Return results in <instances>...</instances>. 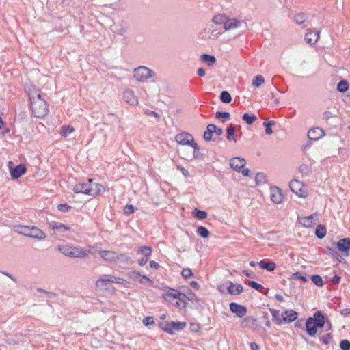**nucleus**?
<instances>
[{"instance_id": "1", "label": "nucleus", "mask_w": 350, "mask_h": 350, "mask_svg": "<svg viewBox=\"0 0 350 350\" xmlns=\"http://www.w3.org/2000/svg\"><path fill=\"white\" fill-rule=\"evenodd\" d=\"M31 110L38 118H44L48 113L49 109L46 102L42 98L40 91L33 90L29 92Z\"/></svg>"}, {"instance_id": "2", "label": "nucleus", "mask_w": 350, "mask_h": 350, "mask_svg": "<svg viewBox=\"0 0 350 350\" xmlns=\"http://www.w3.org/2000/svg\"><path fill=\"white\" fill-rule=\"evenodd\" d=\"M57 249L60 252L66 256L82 258L92 253L93 247L89 245L86 247H81L69 245H59Z\"/></svg>"}, {"instance_id": "3", "label": "nucleus", "mask_w": 350, "mask_h": 350, "mask_svg": "<svg viewBox=\"0 0 350 350\" xmlns=\"http://www.w3.org/2000/svg\"><path fill=\"white\" fill-rule=\"evenodd\" d=\"M162 297L171 305L178 308H185L187 304L186 295L177 290L172 289L167 293H163Z\"/></svg>"}, {"instance_id": "4", "label": "nucleus", "mask_w": 350, "mask_h": 350, "mask_svg": "<svg viewBox=\"0 0 350 350\" xmlns=\"http://www.w3.org/2000/svg\"><path fill=\"white\" fill-rule=\"evenodd\" d=\"M325 323V317L321 311H317L314 316L306 320V328L308 334L314 336L317 334V329L321 328Z\"/></svg>"}, {"instance_id": "5", "label": "nucleus", "mask_w": 350, "mask_h": 350, "mask_svg": "<svg viewBox=\"0 0 350 350\" xmlns=\"http://www.w3.org/2000/svg\"><path fill=\"white\" fill-rule=\"evenodd\" d=\"M175 141L180 145L189 146L193 148L191 153H187L184 156L186 159L191 157H195V153L200 150L199 146L195 142L194 137L189 133L183 132L178 133L175 137Z\"/></svg>"}, {"instance_id": "6", "label": "nucleus", "mask_w": 350, "mask_h": 350, "mask_svg": "<svg viewBox=\"0 0 350 350\" xmlns=\"http://www.w3.org/2000/svg\"><path fill=\"white\" fill-rule=\"evenodd\" d=\"M212 23L223 25L224 31H232L241 25V22L235 18H230L225 14H217L213 16Z\"/></svg>"}, {"instance_id": "7", "label": "nucleus", "mask_w": 350, "mask_h": 350, "mask_svg": "<svg viewBox=\"0 0 350 350\" xmlns=\"http://www.w3.org/2000/svg\"><path fill=\"white\" fill-rule=\"evenodd\" d=\"M155 76V72L150 68L141 66L134 69L133 78L140 83L147 81L148 79L153 78Z\"/></svg>"}, {"instance_id": "8", "label": "nucleus", "mask_w": 350, "mask_h": 350, "mask_svg": "<svg viewBox=\"0 0 350 350\" xmlns=\"http://www.w3.org/2000/svg\"><path fill=\"white\" fill-rule=\"evenodd\" d=\"M291 191L297 196L306 198L308 196V191L304 184L299 180H293L289 183Z\"/></svg>"}, {"instance_id": "9", "label": "nucleus", "mask_w": 350, "mask_h": 350, "mask_svg": "<svg viewBox=\"0 0 350 350\" xmlns=\"http://www.w3.org/2000/svg\"><path fill=\"white\" fill-rule=\"evenodd\" d=\"M185 322H176L172 321L170 323H163L160 324L161 329L165 332L173 334L174 330L180 331L186 327Z\"/></svg>"}, {"instance_id": "10", "label": "nucleus", "mask_w": 350, "mask_h": 350, "mask_svg": "<svg viewBox=\"0 0 350 350\" xmlns=\"http://www.w3.org/2000/svg\"><path fill=\"white\" fill-rule=\"evenodd\" d=\"M246 162L244 159L240 157L232 158L230 161V167L239 172L245 165ZM241 173L244 176H247L250 173V170L247 168L243 169Z\"/></svg>"}, {"instance_id": "11", "label": "nucleus", "mask_w": 350, "mask_h": 350, "mask_svg": "<svg viewBox=\"0 0 350 350\" xmlns=\"http://www.w3.org/2000/svg\"><path fill=\"white\" fill-rule=\"evenodd\" d=\"M12 161L8 163L10 174L12 180H16L24 175L27 172V168L24 164H20L16 167H12Z\"/></svg>"}, {"instance_id": "12", "label": "nucleus", "mask_w": 350, "mask_h": 350, "mask_svg": "<svg viewBox=\"0 0 350 350\" xmlns=\"http://www.w3.org/2000/svg\"><path fill=\"white\" fill-rule=\"evenodd\" d=\"M98 254L100 258L107 262H117L118 253L111 250H99Z\"/></svg>"}, {"instance_id": "13", "label": "nucleus", "mask_w": 350, "mask_h": 350, "mask_svg": "<svg viewBox=\"0 0 350 350\" xmlns=\"http://www.w3.org/2000/svg\"><path fill=\"white\" fill-rule=\"evenodd\" d=\"M89 183V189L88 192H87V195L91 196H96L98 194H100L105 191V187L96 183H94L92 179L88 180Z\"/></svg>"}, {"instance_id": "14", "label": "nucleus", "mask_w": 350, "mask_h": 350, "mask_svg": "<svg viewBox=\"0 0 350 350\" xmlns=\"http://www.w3.org/2000/svg\"><path fill=\"white\" fill-rule=\"evenodd\" d=\"M319 220V214L315 213L308 217L299 219V223L305 228H312L316 224L315 221Z\"/></svg>"}, {"instance_id": "15", "label": "nucleus", "mask_w": 350, "mask_h": 350, "mask_svg": "<svg viewBox=\"0 0 350 350\" xmlns=\"http://www.w3.org/2000/svg\"><path fill=\"white\" fill-rule=\"evenodd\" d=\"M123 99L131 105H138L139 104V98L132 90H126L124 91Z\"/></svg>"}, {"instance_id": "16", "label": "nucleus", "mask_w": 350, "mask_h": 350, "mask_svg": "<svg viewBox=\"0 0 350 350\" xmlns=\"http://www.w3.org/2000/svg\"><path fill=\"white\" fill-rule=\"evenodd\" d=\"M270 198L275 204H280L283 200V195L281 190L277 187H271L270 188Z\"/></svg>"}, {"instance_id": "17", "label": "nucleus", "mask_w": 350, "mask_h": 350, "mask_svg": "<svg viewBox=\"0 0 350 350\" xmlns=\"http://www.w3.org/2000/svg\"><path fill=\"white\" fill-rule=\"evenodd\" d=\"M230 310L240 318L244 317L247 313L246 307L234 302L230 304Z\"/></svg>"}, {"instance_id": "18", "label": "nucleus", "mask_w": 350, "mask_h": 350, "mask_svg": "<svg viewBox=\"0 0 350 350\" xmlns=\"http://www.w3.org/2000/svg\"><path fill=\"white\" fill-rule=\"evenodd\" d=\"M49 226L51 230L59 233H64L70 230V227L69 226L55 221L49 222Z\"/></svg>"}, {"instance_id": "19", "label": "nucleus", "mask_w": 350, "mask_h": 350, "mask_svg": "<svg viewBox=\"0 0 350 350\" xmlns=\"http://www.w3.org/2000/svg\"><path fill=\"white\" fill-rule=\"evenodd\" d=\"M30 238L37 239L38 241L44 240L46 237V234L40 230L39 228L35 226H32L30 230L29 237Z\"/></svg>"}, {"instance_id": "20", "label": "nucleus", "mask_w": 350, "mask_h": 350, "mask_svg": "<svg viewBox=\"0 0 350 350\" xmlns=\"http://www.w3.org/2000/svg\"><path fill=\"white\" fill-rule=\"evenodd\" d=\"M324 135V131L319 127L311 129L308 132V137L310 140H318Z\"/></svg>"}, {"instance_id": "21", "label": "nucleus", "mask_w": 350, "mask_h": 350, "mask_svg": "<svg viewBox=\"0 0 350 350\" xmlns=\"http://www.w3.org/2000/svg\"><path fill=\"white\" fill-rule=\"evenodd\" d=\"M319 35L320 31H310L305 34L304 40L307 44L313 45L318 41Z\"/></svg>"}, {"instance_id": "22", "label": "nucleus", "mask_w": 350, "mask_h": 350, "mask_svg": "<svg viewBox=\"0 0 350 350\" xmlns=\"http://www.w3.org/2000/svg\"><path fill=\"white\" fill-rule=\"evenodd\" d=\"M31 227V226H29L17 224V225L13 226V230L16 233H17L18 234H21V235L29 237V234H30Z\"/></svg>"}, {"instance_id": "23", "label": "nucleus", "mask_w": 350, "mask_h": 350, "mask_svg": "<svg viewBox=\"0 0 350 350\" xmlns=\"http://www.w3.org/2000/svg\"><path fill=\"white\" fill-rule=\"evenodd\" d=\"M214 23L209 24L207 25V27L205 29L206 33L208 35L209 38L211 39H217L218 38L219 36L220 35V31L215 27Z\"/></svg>"}, {"instance_id": "24", "label": "nucleus", "mask_w": 350, "mask_h": 350, "mask_svg": "<svg viewBox=\"0 0 350 350\" xmlns=\"http://www.w3.org/2000/svg\"><path fill=\"white\" fill-rule=\"evenodd\" d=\"M259 267L262 269H266L269 271H273L276 268V264L268 260H262L258 263Z\"/></svg>"}, {"instance_id": "25", "label": "nucleus", "mask_w": 350, "mask_h": 350, "mask_svg": "<svg viewBox=\"0 0 350 350\" xmlns=\"http://www.w3.org/2000/svg\"><path fill=\"white\" fill-rule=\"evenodd\" d=\"M227 290L231 295H239L243 292V288L240 284L230 282Z\"/></svg>"}, {"instance_id": "26", "label": "nucleus", "mask_w": 350, "mask_h": 350, "mask_svg": "<svg viewBox=\"0 0 350 350\" xmlns=\"http://www.w3.org/2000/svg\"><path fill=\"white\" fill-rule=\"evenodd\" d=\"M337 248L343 252H347L350 250V239L344 238L336 243Z\"/></svg>"}, {"instance_id": "27", "label": "nucleus", "mask_w": 350, "mask_h": 350, "mask_svg": "<svg viewBox=\"0 0 350 350\" xmlns=\"http://www.w3.org/2000/svg\"><path fill=\"white\" fill-rule=\"evenodd\" d=\"M284 321L292 322L297 318V313L293 310H286L282 314Z\"/></svg>"}, {"instance_id": "28", "label": "nucleus", "mask_w": 350, "mask_h": 350, "mask_svg": "<svg viewBox=\"0 0 350 350\" xmlns=\"http://www.w3.org/2000/svg\"><path fill=\"white\" fill-rule=\"evenodd\" d=\"M109 280L107 275H104L96 281V286L100 290L105 289L107 287Z\"/></svg>"}, {"instance_id": "29", "label": "nucleus", "mask_w": 350, "mask_h": 350, "mask_svg": "<svg viewBox=\"0 0 350 350\" xmlns=\"http://www.w3.org/2000/svg\"><path fill=\"white\" fill-rule=\"evenodd\" d=\"M89 189V183H79L74 187V191L76 193H84L87 195Z\"/></svg>"}, {"instance_id": "30", "label": "nucleus", "mask_w": 350, "mask_h": 350, "mask_svg": "<svg viewBox=\"0 0 350 350\" xmlns=\"http://www.w3.org/2000/svg\"><path fill=\"white\" fill-rule=\"evenodd\" d=\"M117 262L124 265H131L132 263V260L126 254L123 253H118Z\"/></svg>"}, {"instance_id": "31", "label": "nucleus", "mask_w": 350, "mask_h": 350, "mask_svg": "<svg viewBox=\"0 0 350 350\" xmlns=\"http://www.w3.org/2000/svg\"><path fill=\"white\" fill-rule=\"evenodd\" d=\"M326 228L323 225H318L316 228L315 235L319 239H323L326 235Z\"/></svg>"}, {"instance_id": "32", "label": "nucleus", "mask_w": 350, "mask_h": 350, "mask_svg": "<svg viewBox=\"0 0 350 350\" xmlns=\"http://www.w3.org/2000/svg\"><path fill=\"white\" fill-rule=\"evenodd\" d=\"M201 60L204 62L207 63L208 66L213 65L216 62V59L214 56L207 54H203L201 56Z\"/></svg>"}, {"instance_id": "33", "label": "nucleus", "mask_w": 350, "mask_h": 350, "mask_svg": "<svg viewBox=\"0 0 350 350\" xmlns=\"http://www.w3.org/2000/svg\"><path fill=\"white\" fill-rule=\"evenodd\" d=\"M306 14L304 13H298L293 16V21L298 25H301L306 21Z\"/></svg>"}, {"instance_id": "34", "label": "nucleus", "mask_w": 350, "mask_h": 350, "mask_svg": "<svg viewBox=\"0 0 350 350\" xmlns=\"http://www.w3.org/2000/svg\"><path fill=\"white\" fill-rule=\"evenodd\" d=\"M75 131V129L72 126H64L61 128V132L60 135L64 137H66L69 134L73 133Z\"/></svg>"}, {"instance_id": "35", "label": "nucleus", "mask_w": 350, "mask_h": 350, "mask_svg": "<svg viewBox=\"0 0 350 350\" xmlns=\"http://www.w3.org/2000/svg\"><path fill=\"white\" fill-rule=\"evenodd\" d=\"M349 85L347 81L341 80L337 85V90L340 92H345L349 90Z\"/></svg>"}, {"instance_id": "36", "label": "nucleus", "mask_w": 350, "mask_h": 350, "mask_svg": "<svg viewBox=\"0 0 350 350\" xmlns=\"http://www.w3.org/2000/svg\"><path fill=\"white\" fill-rule=\"evenodd\" d=\"M212 129H213V127L212 126V125L211 124H208L207 126L206 130L204 133L203 137H204V140L208 142L212 139V137H213V134Z\"/></svg>"}, {"instance_id": "37", "label": "nucleus", "mask_w": 350, "mask_h": 350, "mask_svg": "<svg viewBox=\"0 0 350 350\" xmlns=\"http://www.w3.org/2000/svg\"><path fill=\"white\" fill-rule=\"evenodd\" d=\"M152 253V248L148 246H142L139 248L137 251L138 254H143L145 256L148 257L151 255Z\"/></svg>"}, {"instance_id": "38", "label": "nucleus", "mask_w": 350, "mask_h": 350, "mask_svg": "<svg viewBox=\"0 0 350 350\" xmlns=\"http://www.w3.org/2000/svg\"><path fill=\"white\" fill-rule=\"evenodd\" d=\"M197 233L202 238H208L209 237V231L204 226H199L197 229Z\"/></svg>"}, {"instance_id": "39", "label": "nucleus", "mask_w": 350, "mask_h": 350, "mask_svg": "<svg viewBox=\"0 0 350 350\" xmlns=\"http://www.w3.org/2000/svg\"><path fill=\"white\" fill-rule=\"evenodd\" d=\"M234 131H235V126L234 125L230 124L228 127V129L226 130V132H227V139L228 140L236 141L234 135Z\"/></svg>"}, {"instance_id": "40", "label": "nucleus", "mask_w": 350, "mask_h": 350, "mask_svg": "<svg viewBox=\"0 0 350 350\" xmlns=\"http://www.w3.org/2000/svg\"><path fill=\"white\" fill-rule=\"evenodd\" d=\"M264 83V77L262 75H258L252 80V84L254 87L258 88L260 85H262Z\"/></svg>"}, {"instance_id": "41", "label": "nucleus", "mask_w": 350, "mask_h": 350, "mask_svg": "<svg viewBox=\"0 0 350 350\" xmlns=\"http://www.w3.org/2000/svg\"><path fill=\"white\" fill-rule=\"evenodd\" d=\"M186 297L187 298V301H190L192 302L199 303L201 300L199 299L196 295L192 292L191 290H188L187 295H186Z\"/></svg>"}, {"instance_id": "42", "label": "nucleus", "mask_w": 350, "mask_h": 350, "mask_svg": "<svg viewBox=\"0 0 350 350\" xmlns=\"http://www.w3.org/2000/svg\"><path fill=\"white\" fill-rule=\"evenodd\" d=\"M256 119V116L254 114L245 113L243 116V120L248 124H252Z\"/></svg>"}, {"instance_id": "43", "label": "nucleus", "mask_w": 350, "mask_h": 350, "mask_svg": "<svg viewBox=\"0 0 350 350\" xmlns=\"http://www.w3.org/2000/svg\"><path fill=\"white\" fill-rule=\"evenodd\" d=\"M220 99L224 103H230L232 98L229 92L227 91H223L221 93Z\"/></svg>"}, {"instance_id": "44", "label": "nucleus", "mask_w": 350, "mask_h": 350, "mask_svg": "<svg viewBox=\"0 0 350 350\" xmlns=\"http://www.w3.org/2000/svg\"><path fill=\"white\" fill-rule=\"evenodd\" d=\"M311 280L312 282L318 286H322L323 285V281L322 278L319 275H314L311 277Z\"/></svg>"}, {"instance_id": "45", "label": "nucleus", "mask_w": 350, "mask_h": 350, "mask_svg": "<svg viewBox=\"0 0 350 350\" xmlns=\"http://www.w3.org/2000/svg\"><path fill=\"white\" fill-rule=\"evenodd\" d=\"M138 282L140 284H148L150 286H152L153 284V281L151 279H150L149 278H148L146 275H142L139 277Z\"/></svg>"}, {"instance_id": "46", "label": "nucleus", "mask_w": 350, "mask_h": 350, "mask_svg": "<svg viewBox=\"0 0 350 350\" xmlns=\"http://www.w3.org/2000/svg\"><path fill=\"white\" fill-rule=\"evenodd\" d=\"M193 214L198 219H206L207 217L206 212L203 211H199V210L196 209L193 211Z\"/></svg>"}, {"instance_id": "47", "label": "nucleus", "mask_w": 350, "mask_h": 350, "mask_svg": "<svg viewBox=\"0 0 350 350\" xmlns=\"http://www.w3.org/2000/svg\"><path fill=\"white\" fill-rule=\"evenodd\" d=\"M142 323H143V324L145 326L153 325L155 323L152 317H145L143 319Z\"/></svg>"}, {"instance_id": "48", "label": "nucleus", "mask_w": 350, "mask_h": 350, "mask_svg": "<svg viewBox=\"0 0 350 350\" xmlns=\"http://www.w3.org/2000/svg\"><path fill=\"white\" fill-rule=\"evenodd\" d=\"M275 124L273 121H269L268 122L265 123V126L266 127L265 132L267 135H271L273 133V130L271 126Z\"/></svg>"}, {"instance_id": "49", "label": "nucleus", "mask_w": 350, "mask_h": 350, "mask_svg": "<svg viewBox=\"0 0 350 350\" xmlns=\"http://www.w3.org/2000/svg\"><path fill=\"white\" fill-rule=\"evenodd\" d=\"M248 285L250 286H251L252 288H253L257 291H261L263 288V286L261 284H260L254 281H249Z\"/></svg>"}, {"instance_id": "50", "label": "nucleus", "mask_w": 350, "mask_h": 350, "mask_svg": "<svg viewBox=\"0 0 350 350\" xmlns=\"http://www.w3.org/2000/svg\"><path fill=\"white\" fill-rule=\"evenodd\" d=\"M256 321V319L252 317H246L242 321H241V325L245 327H247L249 325V323L250 322H254Z\"/></svg>"}, {"instance_id": "51", "label": "nucleus", "mask_w": 350, "mask_h": 350, "mask_svg": "<svg viewBox=\"0 0 350 350\" xmlns=\"http://www.w3.org/2000/svg\"><path fill=\"white\" fill-rule=\"evenodd\" d=\"M342 350H350V342L348 340H343L340 343Z\"/></svg>"}, {"instance_id": "52", "label": "nucleus", "mask_w": 350, "mask_h": 350, "mask_svg": "<svg viewBox=\"0 0 350 350\" xmlns=\"http://www.w3.org/2000/svg\"><path fill=\"white\" fill-rule=\"evenodd\" d=\"M129 278L133 280H139L142 274L137 271H133L129 273Z\"/></svg>"}, {"instance_id": "53", "label": "nucleus", "mask_w": 350, "mask_h": 350, "mask_svg": "<svg viewBox=\"0 0 350 350\" xmlns=\"http://www.w3.org/2000/svg\"><path fill=\"white\" fill-rule=\"evenodd\" d=\"M332 339V335L330 334H327L323 336L321 338V341L325 345H328L331 342Z\"/></svg>"}, {"instance_id": "54", "label": "nucleus", "mask_w": 350, "mask_h": 350, "mask_svg": "<svg viewBox=\"0 0 350 350\" xmlns=\"http://www.w3.org/2000/svg\"><path fill=\"white\" fill-rule=\"evenodd\" d=\"M182 275L185 278H189L193 275V272L189 268H185L182 271Z\"/></svg>"}, {"instance_id": "55", "label": "nucleus", "mask_w": 350, "mask_h": 350, "mask_svg": "<svg viewBox=\"0 0 350 350\" xmlns=\"http://www.w3.org/2000/svg\"><path fill=\"white\" fill-rule=\"evenodd\" d=\"M215 118H224L225 120H228L230 118V113L228 112H220L217 111L215 113Z\"/></svg>"}, {"instance_id": "56", "label": "nucleus", "mask_w": 350, "mask_h": 350, "mask_svg": "<svg viewBox=\"0 0 350 350\" xmlns=\"http://www.w3.org/2000/svg\"><path fill=\"white\" fill-rule=\"evenodd\" d=\"M292 279H299L304 282H307L308 280L306 276L301 275L299 272H295L291 275Z\"/></svg>"}, {"instance_id": "57", "label": "nucleus", "mask_w": 350, "mask_h": 350, "mask_svg": "<svg viewBox=\"0 0 350 350\" xmlns=\"http://www.w3.org/2000/svg\"><path fill=\"white\" fill-rule=\"evenodd\" d=\"M212 126L213 127V133H215L217 136H220L223 133V130L220 128H217L215 124H211Z\"/></svg>"}, {"instance_id": "58", "label": "nucleus", "mask_w": 350, "mask_h": 350, "mask_svg": "<svg viewBox=\"0 0 350 350\" xmlns=\"http://www.w3.org/2000/svg\"><path fill=\"white\" fill-rule=\"evenodd\" d=\"M124 212L126 215L131 214L134 212V207L132 205H126L124 208Z\"/></svg>"}, {"instance_id": "59", "label": "nucleus", "mask_w": 350, "mask_h": 350, "mask_svg": "<svg viewBox=\"0 0 350 350\" xmlns=\"http://www.w3.org/2000/svg\"><path fill=\"white\" fill-rule=\"evenodd\" d=\"M116 283L122 284L126 287H129V285L130 284L129 282H128L126 280L121 278H118V280H117Z\"/></svg>"}, {"instance_id": "60", "label": "nucleus", "mask_w": 350, "mask_h": 350, "mask_svg": "<svg viewBox=\"0 0 350 350\" xmlns=\"http://www.w3.org/2000/svg\"><path fill=\"white\" fill-rule=\"evenodd\" d=\"M58 209L59 211L62 212H66L70 209V207L68 205L64 204H59L58 205Z\"/></svg>"}, {"instance_id": "61", "label": "nucleus", "mask_w": 350, "mask_h": 350, "mask_svg": "<svg viewBox=\"0 0 350 350\" xmlns=\"http://www.w3.org/2000/svg\"><path fill=\"white\" fill-rule=\"evenodd\" d=\"M145 114L147 116H154L155 118H157L158 119H159V118H160V116L157 112H155L154 111L147 110L145 111Z\"/></svg>"}, {"instance_id": "62", "label": "nucleus", "mask_w": 350, "mask_h": 350, "mask_svg": "<svg viewBox=\"0 0 350 350\" xmlns=\"http://www.w3.org/2000/svg\"><path fill=\"white\" fill-rule=\"evenodd\" d=\"M177 169H178L179 170H180V172L183 173V174L185 176H189V174L188 172V171L185 169L183 167L180 166V165H177Z\"/></svg>"}, {"instance_id": "63", "label": "nucleus", "mask_w": 350, "mask_h": 350, "mask_svg": "<svg viewBox=\"0 0 350 350\" xmlns=\"http://www.w3.org/2000/svg\"><path fill=\"white\" fill-rule=\"evenodd\" d=\"M332 117H334V115L331 111H327L323 113V118L327 120L332 118Z\"/></svg>"}, {"instance_id": "64", "label": "nucleus", "mask_w": 350, "mask_h": 350, "mask_svg": "<svg viewBox=\"0 0 350 350\" xmlns=\"http://www.w3.org/2000/svg\"><path fill=\"white\" fill-rule=\"evenodd\" d=\"M250 347H251V350H259L260 349L259 345L255 342H251Z\"/></svg>"}]
</instances>
